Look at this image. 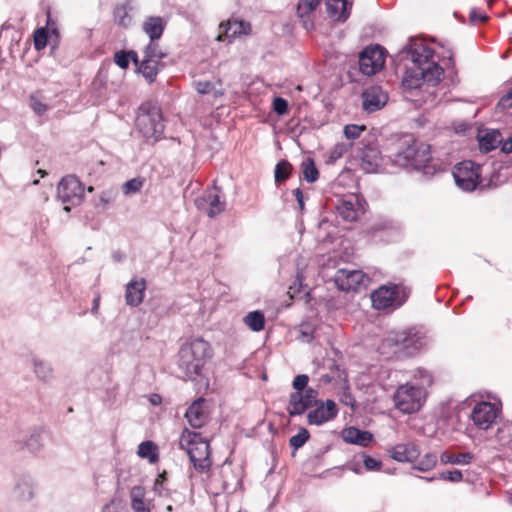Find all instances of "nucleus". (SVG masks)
<instances>
[{
  "label": "nucleus",
  "mask_w": 512,
  "mask_h": 512,
  "mask_svg": "<svg viewBox=\"0 0 512 512\" xmlns=\"http://www.w3.org/2000/svg\"><path fill=\"white\" fill-rule=\"evenodd\" d=\"M210 345L202 338H194L184 343L178 353V367L190 380L202 374V370L211 358Z\"/></svg>",
  "instance_id": "obj_1"
},
{
  "label": "nucleus",
  "mask_w": 512,
  "mask_h": 512,
  "mask_svg": "<svg viewBox=\"0 0 512 512\" xmlns=\"http://www.w3.org/2000/svg\"><path fill=\"white\" fill-rule=\"evenodd\" d=\"M179 447L186 451L197 471L204 473L210 469L209 443L200 433L185 428L179 438Z\"/></svg>",
  "instance_id": "obj_2"
},
{
  "label": "nucleus",
  "mask_w": 512,
  "mask_h": 512,
  "mask_svg": "<svg viewBox=\"0 0 512 512\" xmlns=\"http://www.w3.org/2000/svg\"><path fill=\"white\" fill-rule=\"evenodd\" d=\"M407 53L413 63L422 66L423 76H425L424 83L435 86L443 79L444 70L435 61L431 60L433 50L430 47L421 41H414L408 46Z\"/></svg>",
  "instance_id": "obj_3"
},
{
  "label": "nucleus",
  "mask_w": 512,
  "mask_h": 512,
  "mask_svg": "<svg viewBox=\"0 0 512 512\" xmlns=\"http://www.w3.org/2000/svg\"><path fill=\"white\" fill-rule=\"evenodd\" d=\"M136 126L146 139L158 140L165 127L161 109L154 104L142 105L136 119Z\"/></svg>",
  "instance_id": "obj_4"
},
{
  "label": "nucleus",
  "mask_w": 512,
  "mask_h": 512,
  "mask_svg": "<svg viewBox=\"0 0 512 512\" xmlns=\"http://www.w3.org/2000/svg\"><path fill=\"white\" fill-rule=\"evenodd\" d=\"M427 344L424 332L412 328L406 331L392 332L383 342V345L395 346V352L403 351L407 355H413Z\"/></svg>",
  "instance_id": "obj_5"
},
{
  "label": "nucleus",
  "mask_w": 512,
  "mask_h": 512,
  "mask_svg": "<svg viewBox=\"0 0 512 512\" xmlns=\"http://www.w3.org/2000/svg\"><path fill=\"white\" fill-rule=\"evenodd\" d=\"M430 146L426 143L413 141L406 143L394 155L393 161L400 167H413L420 169L430 161Z\"/></svg>",
  "instance_id": "obj_6"
},
{
  "label": "nucleus",
  "mask_w": 512,
  "mask_h": 512,
  "mask_svg": "<svg viewBox=\"0 0 512 512\" xmlns=\"http://www.w3.org/2000/svg\"><path fill=\"white\" fill-rule=\"evenodd\" d=\"M410 290L403 285H383L371 294L372 306L377 310L399 308L404 304Z\"/></svg>",
  "instance_id": "obj_7"
},
{
  "label": "nucleus",
  "mask_w": 512,
  "mask_h": 512,
  "mask_svg": "<svg viewBox=\"0 0 512 512\" xmlns=\"http://www.w3.org/2000/svg\"><path fill=\"white\" fill-rule=\"evenodd\" d=\"M425 392L422 387L406 383L398 387L393 395L394 406L407 414L417 412L423 405Z\"/></svg>",
  "instance_id": "obj_8"
},
{
  "label": "nucleus",
  "mask_w": 512,
  "mask_h": 512,
  "mask_svg": "<svg viewBox=\"0 0 512 512\" xmlns=\"http://www.w3.org/2000/svg\"><path fill=\"white\" fill-rule=\"evenodd\" d=\"M84 189L81 182L74 176L62 178L57 187L59 200L65 204L64 210L70 211V205L75 206L82 202Z\"/></svg>",
  "instance_id": "obj_9"
},
{
  "label": "nucleus",
  "mask_w": 512,
  "mask_h": 512,
  "mask_svg": "<svg viewBox=\"0 0 512 512\" xmlns=\"http://www.w3.org/2000/svg\"><path fill=\"white\" fill-rule=\"evenodd\" d=\"M481 166L472 161H464L455 166L453 176L459 188L473 191L479 184Z\"/></svg>",
  "instance_id": "obj_10"
},
{
  "label": "nucleus",
  "mask_w": 512,
  "mask_h": 512,
  "mask_svg": "<svg viewBox=\"0 0 512 512\" xmlns=\"http://www.w3.org/2000/svg\"><path fill=\"white\" fill-rule=\"evenodd\" d=\"M194 203L199 211L210 218L222 213L226 207L225 201L221 199V191L216 186L205 190L195 199Z\"/></svg>",
  "instance_id": "obj_11"
},
{
  "label": "nucleus",
  "mask_w": 512,
  "mask_h": 512,
  "mask_svg": "<svg viewBox=\"0 0 512 512\" xmlns=\"http://www.w3.org/2000/svg\"><path fill=\"white\" fill-rule=\"evenodd\" d=\"M385 63L384 51L380 46L366 47L359 55L360 71L367 75H374L382 69Z\"/></svg>",
  "instance_id": "obj_12"
},
{
  "label": "nucleus",
  "mask_w": 512,
  "mask_h": 512,
  "mask_svg": "<svg viewBox=\"0 0 512 512\" xmlns=\"http://www.w3.org/2000/svg\"><path fill=\"white\" fill-rule=\"evenodd\" d=\"M318 391L309 387L304 392L290 394L287 411L290 416L302 415L307 409L318 404Z\"/></svg>",
  "instance_id": "obj_13"
},
{
  "label": "nucleus",
  "mask_w": 512,
  "mask_h": 512,
  "mask_svg": "<svg viewBox=\"0 0 512 512\" xmlns=\"http://www.w3.org/2000/svg\"><path fill=\"white\" fill-rule=\"evenodd\" d=\"M369 282V277L360 270L339 269L335 274V283L342 291L358 290Z\"/></svg>",
  "instance_id": "obj_14"
},
{
  "label": "nucleus",
  "mask_w": 512,
  "mask_h": 512,
  "mask_svg": "<svg viewBox=\"0 0 512 512\" xmlns=\"http://www.w3.org/2000/svg\"><path fill=\"white\" fill-rule=\"evenodd\" d=\"M364 200L355 194L345 195L338 200L337 211L346 221H356L365 211Z\"/></svg>",
  "instance_id": "obj_15"
},
{
  "label": "nucleus",
  "mask_w": 512,
  "mask_h": 512,
  "mask_svg": "<svg viewBox=\"0 0 512 512\" xmlns=\"http://www.w3.org/2000/svg\"><path fill=\"white\" fill-rule=\"evenodd\" d=\"M499 409L490 402H480L472 410L471 419L480 429L487 430L496 421Z\"/></svg>",
  "instance_id": "obj_16"
},
{
  "label": "nucleus",
  "mask_w": 512,
  "mask_h": 512,
  "mask_svg": "<svg viewBox=\"0 0 512 512\" xmlns=\"http://www.w3.org/2000/svg\"><path fill=\"white\" fill-rule=\"evenodd\" d=\"M315 409L311 410L307 415V421L310 425H322L332 419L338 414V408L336 403L327 399L326 401H318L315 405Z\"/></svg>",
  "instance_id": "obj_17"
},
{
  "label": "nucleus",
  "mask_w": 512,
  "mask_h": 512,
  "mask_svg": "<svg viewBox=\"0 0 512 512\" xmlns=\"http://www.w3.org/2000/svg\"><path fill=\"white\" fill-rule=\"evenodd\" d=\"M10 496L13 501L27 503L35 497V485L29 475L18 476L11 487Z\"/></svg>",
  "instance_id": "obj_18"
},
{
  "label": "nucleus",
  "mask_w": 512,
  "mask_h": 512,
  "mask_svg": "<svg viewBox=\"0 0 512 512\" xmlns=\"http://www.w3.org/2000/svg\"><path fill=\"white\" fill-rule=\"evenodd\" d=\"M362 99L363 109L368 113H372L385 106L388 101V95L381 87L372 86L363 92Z\"/></svg>",
  "instance_id": "obj_19"
},
{
  "label": "nucleus",
  "mask_w": 512,
  "mask_h": 512,
  "mask_svg": "<svg viewBox=\"0 0 512 512\" xmlns=\"http://www.w3.org/2000/svg\"><path fill=\"white\" fill-rule=\"evenodd\" d=\"M421 450L416 442L399 443L389 450L390 457L397 462H413L420 456Z\"/></svg>",
  "instance_id": "obj_20"
},
{
  "label": "nucleus",
  "mask_w": 512,
  "mask_h": 512,
  "mask_svg": "<svg viewBox=\"0 0 512 512\" xmlns=\"http://www.w3.org/2000/svg\"><path fill=\"white\" fill-rule=\"evenodd\" d=\"M185 418L189 425L194 429L201 428L205 425L208 420V413L204 408V400L202 398L194 401L188 407L185 413Z\"/></svg>",
  "instance_id": "obj_21"
},
{
  "label": "nucleus",
  "mask_w": 512,
  "mask_h": 512,
  "mask_svg": "<svg viewBox=\"0 0 512 512\" xmlns=\"http://www.w3.org/2000/svg\"><path fill=\"white\" fill-rule=\"evenodd\" d=\"M146 281L144 279L131 280L126 286L125 299L130 306L137 307L144 298Z\"/></svg>",
  "instance_id": "obj_22"
},
{
  "label": "nucleus",
  "mask_w": 512,
  "mask_h": 512,
  "mask_svg": "<svg viewBox=\"0 0 512 512\" xmlns=\"http://www.w3.org/2000/svg\"><path fill=\"white\" fill-rule=\"evenodd\" d=\"M30 365L34 375L39 381L48 383L53 380L54 369L48 361L38 356H31Z\"/></svg>",
  "instance_id": "obj_23"
},
{
  "label": "nucleus",
  "mask_w": 512,
  "mask_h": 512,
  "mask_svg": "<svg viewBox=\"0 0 512 512\" xmlns=\"http://www.w3.org/2000/svg\"><path fill=\"white\" fill-rule=\"evenodd\" d=\"M327 13L336 21H345L349 17L351 4L347 0H326Z\"/></svg>",
  "instance_id": "obj_24"
},
{
  "label": "nucleus",
  "mask_w": 512,
  "mask_h": 512,
  "mask_svg": "<svg viewBox=\"0 0 512 512\" xmlns=\"http://www.w3.org/2000/svg\"><path fill=\"white\" fill-rule=\"evenodd\" d=\"M381 155L378 149L367 147L361 157V168L367 173H376L381 166Z\"/></svg>",
  "instance_id": "obj_25"
},
{
  "label": "nucleus",
  "mask_w": 512,
  "mask_h": 512,
  "mask_svg": "<svg viewBox=\"0 0 512 512\" xmlns=\"http://www.w3.org/2000/svg\"><path fill=\"white\" fill-rule=\"evenodd\" d=\"M342 438L346 443L366 447L372 441L373 435L368 431H362L356 427H349L343 430Z\"/></svg>",
  "instance_id": "obj_26"
},
{
  "label": "nucleus",
  "mask_w": 512,
  "mask_h": 512,
  "mask_svg": "<svg viewBox=\"0 0 512 512\" xmlns=\"http://www.w3.org/2000/svg\"><path fill=\"white\" fill-rule=\"evenodd\" d=\"M422 71V66L418 63H413V66L407 68L403 80L402 85L407 89H416L419 88L424 83V77Z\"/></svg>",
  "instance_id": "obj_27"
},
{
  "label": "nucleus",
  "mask_w": 512,
  "mask_h": 512,
  "mask_svg": "<svg viewBox=\"0 0 512 512\" xmlns=\"http://www.w3.org/2000/svg\"><path fill=\"white\" fill-rule=\"evenodd\" d=\"M478 142L480 150L488 153L503 142V137L498 130H487L484 134L478 136Z\"/></svg>",
  "instance_id": "obj_28"
},
{
  "label": "nucleus",
  "mask_w": 512,
  "mask_h": 512,
  "mask_svg": "<svg viewBox=\"0 0 512 512\" xmlns=\"http://www.w3.org/2000/svg\"><path fill=\"white\" fill-rule=\"evenodd\" d=\"M165 24L161 17H149L143 23V31L150 40H158L164 31Z\"/></svg>",
  "instance_id": "obj_29"
},
{
  "label": "nucleus",
  "mask_w": 512,
  "mask_h": 512,
  "mask_svg": "<svg viewBox=\"0 0 512 512\" xmlns=\"http://www.w3.org/2000/svg\"><path fill=\"white\" fill-rule=\"evenodd\" d=\"M160 68L161 62L147 59H143L138 66L139 72L149 83L155 80Z\"/></svg>",
  "instance_id": "obj_30"
},
{
  "label": "nucleus",
  "mask_w": 512,
  "mask_h": 512,
  "mask_svg": "<svg viewBox=\"0 0 512 512\" xmlns=\"http://www.w3.org/2000/svg\"><path fill=\"white\" fill-rule=\"evenodd\" d=\"M473 455L469 452L452 454L447 451L440 455L442 464L468 465L472 462Z\"/></svg>",
  "instance_id": "obj_31"
},
{
  "label": "nucleus",
  "mask_w": 512,
  "mask_h": 512,
  "mask_svg": "<svg viewBox=\"0 0 512 512\" xmlns=\"http://www.w3.org/2000/svg\"><path fill=\"white\" fill-rule=\"evenodd\" d=\"M243 322L252 331L259 332L264 329L265 316L261 311H252L243 318Z\"/></svg>",
  "instance_id": "obj_32"
},
{
  "label": "nucleus",
  "mask_w": 512,
  "mask_h": 512,
  "mask_svg": "<svg viewBox=\"0 0 512 512\" xmlns=\"http://www.w3.org/2000/svg\"><path fill=\"white\" fill-rule=\"evenodd\" d=\"M137 454L139 457L155 463L158 459L157 446L152 441H144L139 444Z\"/></svg>",
  "instance_id": "obj_33"
},
{
  "label": "nucleus",
  "mask_w": 512,
  "mask_h": 512,
  "mask_svg": "<svg viewBox=\"0 0 512 512\" xmlns=\"http://www.w3.org/2000/svg\"><path fill=\"white\" fill-rule=\"evenodd\" d=\"M251 26L249 23L244 21H233L229 22L226 30L228 37H236L240 35H248L250 33Z\"/></svg>",
  "instance_id": "obj_34"
},
{
  "label": "nucleus",
  "mask_w": 512,
  "mask_h": 512,
  "mask_svg": "<svg viewBox=\"0 0 512 512\" xmlns=\"http://www.w3.org/2000/svg\"><path fill=\"white\" fill-rule=\"evenodd\" d=\"M413 378L416 381L413 384L416 387H422V391L425 392V388L429 387L433 383V377L429 371L423 368H417L413 371Z\"/></svg>",
  "instance_id": "obj_35"
},
{
  "label": "nucleus",
  "mask_w": 512,
  "mask_h": 512,
  "mask_svg": "<svg viewBox=\"0 0 512 512\" xmlns=\"http://www.w3.org/2000/svg\"><path fill=\"white\" fill-rule=\"evenodd\" d=\"M118 195V191L115 187H110L103 190L98 197V201L95 203L96 208H106L112 204Z\"/></svg>",
  "instance_id": "obj_36"
},
{
  "label": "nucleus",
  "mask_w": 512,
  "mask_h": 512,
  "mask_svg": "<svg viewBox=\"0 0 512 512\" xmlns=\"http://www.w3.org/2000/svg\"><path fill=\"white\" fill-rule=\"evenodd\" d=\"M166 474H159L153 485L154 493L160 498H170L172 495V491L166 486Z\"/></svg>",
  "instance_id": "obj_37"
},
{
  "label": "nucleus",
  "mask_w": 512,
  "mask_h": 512,
  "mask_svg": "<svg viewBox=\"0 0 512 512\" xmlns=\"http://www.w3.org/2000/svg\"><path fill=\"white\" fill-rule=\"evenodd\" d=\"M157 40H150V43L146 46L144 50V58L147 60H154L161 62V59H163L166 54L161 51Z\"/></svg>",
  "instance_id": "obj_38"
},
{
  "label": "nucleus",
  "mask_w": 512,
  "mask_h": 512,
  "mask_svg": "<svg viewBox=\"0 0 512 512\" xmlns=\"http://www.w3.org/2000/svg\"><path fill=\"white\" fill-rule=\"evenodd\" d=\"M302 172L304 179L309 183H313L318 179L319 173L312 158H307L302 163Z\"/></svg>",
  "instance_id": "obj_39"
},
{
  "label": "nucleus",
  "mask_w": 512,
  "mask_h": 512,
  "mask_svg": "<svg viewBox=\"0 0 512 512\" xmlns=\"http://www.w3.org/2000/svg\"><path fill=\"white\" fill-rule=\"evenodd\" d=\"M195 89L199 94H208L213 92L214 97H222L224 95V89L215 88L214 84L209 81H197L195 82Z\"/></svg>",
  "instance_id": "obj_40"
},
{
  "label": "nucleus",
  "mask_w": 512,
  "mask_h": 512,
  "mask_svg": "<svg viewBox=\"0 0 512 512\" xmlns=\"http://www.w3.org/2000/svg\"><path fill=\"white\" fill-rule=\"evenodd\" d=\"M292 166L291 164L286 160H281L276 164L275 167V181L276 182H282L289 178L291 173Z\"/></svg>",
  "instance_id": "obj_41"
},
{
  "label": "nucleus",
  "mask_w": 512,
  "mask_h": 512,
  "mask_svg": "<svg viewBox=\"0 0 512 512\" xmlns=\"http://www.w3.org/2000/svg\"><path fill=\"white\" fill-rule=\"evenodd\" d=\"M320 0H300L297 5V14L299 17L304 18L313 12L318 5Z\"/></svg>",
  "instance_id": "obj_42"
},
{
  "label": "nucleus",
  "mask_w": 512,
  "mask_h": 512,
  "mask_svg": "<svg viewBox=\"0 0 512 512\" xmlns=\"http://www.w3.org/2000/svg\"><path fill=\"white\" fill-rule=\"evenodd\" d=\"M144 185V179L141 177H136L126 181L122 185V191L125 195H131L139 192Z\"/></svg>",
  "instance_id": "obj_43"
},
{
  "label": "nucleus",
  "mask_w": 512,
  "mask_h": 512,
  "mask_svg": "<svg viewBox=\"0 0 512 512\" xmlns=\"http://www.w3.org/2000/svg\"><path fill=\"white\" fill-rule=\"evenodd\" d=\"M114 19L118 25L123 27L129 26L132 20L125 5H121L115 8Z\"/></svg>",
  "instance_id": "obj_44"
},
{
  "label": "nucleus",
  "mask_w": 512,
  "mask_h": 512,
  "mask_svg": "<svg viewBox=\"0 0 512 512\" xmlns=\"http://www.w3.org/2000/svg\"><path fill=\"white\" fill-rule=\"evenodd\" d=\"M436 464L437 456L433 453H427L423 456V458L414 468L422 472H427L433 469L436 466Z\"/></svg>",
  "instance_id": "obj_45"
},
{
  "label": "nucleus",
  "mask_w": 512,
  "mask_h": 512,
  "mask_svg": "<svg viewBox=\"0 0 512 512\" xmlns=\"http://www.w3.org/2000/svg\"><path fill=\"white\" fill-rule=\"evenodd\" d=\"M48 41V30L45 27L39 28L34 32V47L40 51L44 49Z\"/></svg>",
  "instance_id": "obj_46"
},
{
  "label": "nucleus",
  "mask_w": 512,
  "mask_h": 512,
  "mask_svg": "<svg viewBox=\"0 0 512 512\" xmlns=\"http://www.w3.org/2000/svg\"><path fill=\"white\" fill-rule=\"evenodd\" d=\"M31 109L39 116L46 113L48 106L42 101V98L38 94H32L29 97Z\"/></svg>",
  "instance_id": "obj_47"
},
{
  "label": "nucleus",
  "mask_w": 512,
  "mask_h": 512,
  "mask_svg": "<svg viewBox=\"0 0 512 512\" xmlns=\"http://www.w3.org/2000/svg\"><path fill=\"white\" fill-rule=\"evenodd\" d=\"M309 439V432L305 428H301L298 433L289 440L290 446L294 449L301 448Z\"/></svg>",
  "instance_id": "obj_48"
},
{
  "label": "nucleus",
  "mask_w": 512,
  "mask_h": 512,
  "mask_svg": "<svg viewBox=\"0 0 512 512\" xmlns=\"http://www.w3.org/2000/svg\"><path fill=\"white\" fill-rule=\"evenodd\" d=\"M436 478L450 481L453 483L460 482L463 479V474L460 470L441 472L438 477L426 478L427 481H433Z\"/></svg>",
  "instance_id": "obj_49"
},
{
  "label": "nucleus",
  "mask_w": 512,
  "mask_h": 512,
  "mask_svg": "<svg viewBox=\"0 0 512 512\" xmlns=\"http://www.w3.org/2000/svg\"><path fill=\"white\" fill-rule=\"evenodd\" d=\"M314 331V328L310 324H301L299 327V339L302 342H311L314 339Z\"/></svg>",
  "instance_id": "obj_50"
},
{
  "label": "nucleus",
  "mask_w": 512,
  "mask_h": 512,
  "mask_svg": "<svg viewBox=\"0 0 512 512\" xmlns=\"http://www.w3.org/2000/svg\"><path fill=\"white\" fill-rule=\"evenodd\" d=\"M365 130L364 126L355 124L346 125L344 127V135L347 139L354 140L360 137L361 133Z\"/></svg>",
  "instance_id": "obj_51"
},
{
  "label": "nucleus",
  "mask_w": 512,
  "mask_h": 512,
  "mask_svg": "<svg viewBox=\"0 0 512 512\" xmlns=\"http://www.w3.org/2000/svg\"><path fill=\"white\" fill-rule=\"evenodd\" d=\"M363 464L368 471H380L382 462L368 455H363Z\"/></svg>",
  "instance_id": "obj_52"
},
{
  "label": "nucleus",
  "mask_w": 512,
  "mask_h": 512,
  "mask_svg": "<svg viewBox=\"0 0 512 512\" xmlns=\"http://www.w3.org/2000/svg\"><path fill=\"white\" fill-rule=\"evenodd\" d=\"M130 54L125 51H118L114 55V62L122 69L129 66Z\"/></svg>",
  "instance_id": "obj_53"
},
{
  "label": "nucleus",
  "mask_w": 512,
  "mask_h": 512,
  "mask_svg": "<svg viewBox=\"0 0 512 512\" xmlns=\"http://www.w3.org/2000/svg\"><path fill=\"white\" fill-rule=\"evenodd\" d=\"M309 378L305 374L297 375L293 380V388L295 392H304L307 388Z\"/></svg>",
  "instance_id": "obj_54"
},
{
  "label": "nucleus",
  "mask_w": 512,
  "mask_h": 512,
  "mask_svg": "<svg viewBox=\"0 0 512 512\" xmlns=\"http://www.w3.org/2000/svg\"><path fill=\"white\" fill-rule=\"evenodd\" d=\"M273 109L277 114L284 115L288 111V102L281 97H276L273 100Z\"/></svg>",
  "instance_id": "obj_55"
},
{
  "label": "nucleus",
  "mask_w": 512,
  "mask_h": 512,
  "mask_svg": "<svg viewBox=\"0 0 512 512\" xmlns=\"http://www.w3.org/2000/svg\"><path fill=\"white\" fill-rule=\"evenodd\" d=\"M131 503L145 500V489L142 486H134L130 491Z\"/></svg>",
  "instance_id": "obj_56"
},
{
  "label": "nucleus",
  "mask_w": 512,
  "mask_h": 512,
  "mask_svg": "<svg viewBox=\"0 0 512 512\" xmlns=\"http://www.w3.org/2000/svg\"><path fill=\"white\" fill-rule=\"evenodd\" d=\"M347 150H348L347 144H345V143L336 144L330 153V159L333 161L339 159L347 152Z\"/></svg>",
  "instance_id": "obj_57"
},
{
  "label": "nucleus",
  "mask_w": 512,
  "mask_h": 512,
  "mask_svg": "<svg viewBox=\"0 0 512 512\" xmlns=\"http://www.w3.org/2000/svg\"><path fill=\"white\" fill-rule=\"evenodd\" d=\"M497 107L502 110L512 107V89L499 100Z\"/></svg>",
  "instance_id": "obj_58"
},
{
  "label": "nucleus",
  "mask_w": 512,
  "mask_h": 512,
  "mask_svg": "<svg viewBox=\"0 0 512 512\" xmlns=\"http://www.w3.org/2000/svg\"><path fill=\"white\" fill-rule=\"evenodd\" d=\"M133 512H151L149 506L145 503V500L131 503Z\"/></svg>",
  "instance_id": "obj_59"
},
{
  "label": "nucleus",
  "mask_w": 512,
  "mask_h": 512,
  "mask_svg": "<svg viewBox=\"0 0 512 512\" xmlns=\"http://www.w3.org/2000/svg\"><path fill=\"white\" fill-rule=\"evenodd\" d=\"M25 445L31 450L35 451L39 446V435L33 434L30 439L25 443Z\"/></svg>",
  "instance_id": "obj_60"
},
{
  "label": "nucleus",
  "mask_w": 512,
  "mask_h": 512,
  "mask_svg": "<svg viewBox=\"0 0 512 512\" xmlns=\"http://www.w3.org/2000/svg\"><path fill=\"white\" fill-rule=\"evenodd\" d=\"M488 19L487 15L481 12H478L476 9H472L470 12V20L472 22L476 21H486Z\"/></svg>",
  "instance_id": "obj_61"
},
{
  "label": "nucleus",
  "mask_w": 512,
  "mask_h": 512,
  "mask_svg": "<svg viewBox=\"0 0 512 512\" xmlns=\"http://www.w3.org/2000/svg\"><path fill=\"white\" fill-rule=\"evenodd\" d=\"M501 145V151L503 153L509 154L512 153V135L509 136L507 139H503V142Z\"/></svg>",
  "instance_id": "obj_62"
},
{
  "label": "nucleus",
  "mask_w": 512,
  "mask_h": 512,
  "mask_svg": "<svg viewBox=\"0 0 512 512\" xmlns=\"http://www.w3.org/2000/svg\"><path fill=\"white\" fill-rule=\"evenodd\" d=\"M293 195L295 196L297 202H298V205H299V208L301 210L304 209V196H303V193L301 191L300 188H296L293 190Z\"/></svg>",
  "instance_id": "obj_63"
},
{
  "label": "nucleus",
  "mask_w": 512,
  "mask_h": 512,
  "mask_svg": "<svg viewBox=\"0 0 512 512\" xmlns=\"http://www.w3.org/2000/svg\"><path fill=\"white\" fill-rule=\"evenodd\" d=\"M47 26H49V32L51 34V36H55V38H58L59 37V32L57 30V28L55 27H52V22H51V18H50V14L48 13V19H47Z\"/></svg>",
  "instance_id": "obj_64"
}]
</instances>
